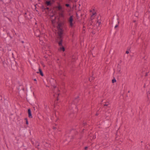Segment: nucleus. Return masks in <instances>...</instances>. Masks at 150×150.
<instances>
[{
    "label": "nucleus",
    "mask_w": 150,
    "mask_h": 150,
    "mask_svg": "<svg viewBox=\"0 0 150 150\" xmlns=\"http://www.w3.org/2000/svg\"><path fill=\"white\" fill-rule=\"evenodd\" d=\"M11 31L12 32H14V30H11Z\"/></svg>",
    "instance_id": "nucleus-31"
},
{
    "label": "nucleus",
    "mask_w": 150,
    "mask_h": 150,
    "mask_svg": "<svg viewBox=\"0 0 150 150\" xmlns=\"http://www.w3.org/2000/svg\"><path fill=\"white\" fill-rule=\"evenodd\" d=\"M86 122H83V124L84 126H85V125H86Z\"/></svg>",
    "instance_id": "nucleus-26"
},
{
    "label": "nucleus",
    "mask_w": 150,
    "mask_h": 150,
    "mask_svg": "<svg viewBox=\"0 0 150 150\" xmlns=\"http://www.w3.org/2000/svg\"><path fill=\"white\" fill-rule=\"evenodd\" d=\"M56 8L58 9V11L61 12H64V11L62 9V7L60 6V4H59L58 6H56Z\"/></svg>",
    "instance_id": "nucleus-6"
},
{
    "label": "nucleus",
    "mask_w": 150,
    "mask_h": 150,
    "mask_svg": "<svg viewBox=\"0 0 150 150\" xmlns=\"http://www.w3.org/2000/svg\"><path fill=\"white\" fill-rule=\"evenodd\" d=\"M46 4L47 6H51L52 4V3L50 1H47L46 2Z\"/></svg>",
    "instance_id": "nucleus-10"
},
{
    "label": "nucleus",
    "mask_w": 150,
    "mask_h": 150,
    "mask_svg": "<svg viewBox=\"0 0 150 150\" xmlns=\"http://www.w3.org/2000/svg\"><path fill=\"white\" fill-rule=\"evenodd\" d=\"M33 108H34V110H35V107H34Z\"/></svg>",
    "instance_id": "nucleus-39"
},
{
    "label": "nucleus",
    "mask_w": 150,
    "mask_h": 150,
    "mask_svg": "<svg viewBox=\"0 0 150 150\" xmlns=\"http://www.w3.org/2000/svg\"><path fill=\"white\" fill-rule=\"evenodd\" d=\"M58 35L60 38H61L62 37V35L63 34V29H58Z\"/></svg>",
    "instance_id": "nucleus-2"
},
{
    "label": "nucleus",
    "mask_w": 150,
    "mask_h": 150,
    "mask_svg": "<svg viewBox=\"0 0 150 150\" xmlns=\"http://www.w3.org/2000/svg\"><path fill=\"white\" fill-rule=\"evenodd\" d=\"M64 12H61L60 11V13H59V15L60 17L63 18L64 17V15L63 14Z\"/></svg>",
    "instance_id": "nucleus-11"
},
{
    "label": "nucleus",
    "mask_w": 150,
    "mask_h": 150,
    "mask_svg": "<svg viewBox=\"0 0 150 150\" xmlns=\"http://www.w3.org/2000/svg\"><path fill=\"white\" fill-rule=\"evenodd\" d=\"M79 96L75 98L73 101V103L74 104H76L78 103L79 101Z\"/></svg>",
    "instance_id": "nucleus-5"
},
{
    "label": "nucleus",
    "mask_w": 150,
    "mask_h": 150,
    "mask_svg": "<svg viewBox=\"0 0 150 150\" xmlns=\"http://www.w3.org/2000/svg\"><path fill=\"white\" fill-rule=\"evenodd\" d=\"M62 26V23H59L58 25L57 26V28H58V29H62V28H61Z\"/></svg>",
    "instance_id": "nucleus-12"
},
{
    "label": "nucleus",
    "mask_w": 150,
    "mask_h": 150,
    "mask_svg": "<svg viewBox=\"0 0 150 150\" xmlns=\"http://www.w3.org/2000/svg\"><path fill=\"white\" fill-rule=\"evenodd\" d=\"M97 23H98V26H100L101 23L100 21H97Z\"/></svg>",
    "instance_id": "nucleus-19"
},
{
    "label": "nucleus",
    "mask_w": 150,
    "mask_h": 150,
    "mask_svg": "<svg viewBox=\"0 0 150 150\" xmlns=\"http://www.w3.org/2000/svg\"><path fill=\"white\" fill-rule=\"evenodd\" d=\"M108 104H105L104 105V106H108Z\"/></svg>",
    "instance_id": "nucleus-27"
},
{
    "label": "nucleus",
    "mask_w": 150,
    "mask_h": 150,
    "mask_svg": "<svg viewBox=\"0 0 150 150\" xmlns=\"http://www.w3.org/2000/svg\"><path fill=\"white\" fill-rule=\"evenodd\" d=\"M129 52L128 51H126V53L127 54H128L129 53Z\"/></svg>",
    "instance_id": "nucleus-25"
},
{
    "label": "nucleus",
    "mask_w": 150,
    "mask_h": 150,
    "mask_svg": "<svg viewBox=\"0 0 150 150\" xmlns=\"http://www.w3.org/2000/svg\"><path fill=\"white\" fill-rule=\"evenodd\" d=\"M148 11L150 13V8H149L148 9Z\"/></svg>",
    "instance_id": "nucleus-29"
},
{
    "label": "nucleus",
    "mask_w": 150,
    "mask_h": 150,
    "mask_svg": "<svg viewBox=\"0 0 150 150\" xmlns=\"http://www.w3.org/2000/svg\"><path fill=\"white\" fill-rule=\"evenodd\" d=\"M40 146V143L38 142H36L35 144V146L36 148H37L38 149L40 148L39 146Z\"/></svg>",
    "instance_id": "nucleus-8"
},
{
    "label": "nucleus",
    "mask_w": 150,
    "mask_h": 150,
    "mask_svg": "<svg viewBox=\"0 0 150 150\" xmlns=\"http://www.w3.org/2000/svg\"><path fill=\"white\" fill-rule=\"evenodd\" d=\"M73 16H71L69 17L68 20V21L69 23L70 26L71 27H72L73 25Z\"/></svg>",
    "instance_id": "nucleus-1"
},
{
    "label": "nucleus",
    "mask_w": 150,
    "mask_h": 150,
    "mask_svg": "<svg viewBox=\"0 0 150 150\" xmlns=\"http://www.w3.org/2000/svg\"><path fill=\"white\" fill-rule=\"evenodd\" d=\"M136 21L135 20H134L133 21V22L134 23H135L136 22Z\"/></svg>",
    "instance_id": "nucleus-36"
},
{
    "label": "nucleus",
    "mask_w": 150,
    "mask_h": 150,
    "mask_svg": "<svg viewBox=\"0 0 150 150\" xmlns=\"http://www.w3.org/2000/svg\"><path fill=\"white\" fill-rule=\"evenodd\" d=\"M9 36L11 38V39L12 38L11 36L10 35Z\"/></svg>",
    "instance_id": "nucleus-37"
},
{
    "label": "nucleus",
    "mask_w": 150,
    "mask_h": 150,
    "mask_svg": "<svg viewBox=\"0 0 150 150\" xmlns=\"http://www.w3.org/2000/svg\"><path fill=\"white\" fill-rule=\"evenodd\" d=\"M33 80L35 81H36V79H33Z\"/></svg>",
    "instance_id": "nucleus-33"
},
{
    "label": "nucleus",
    "mask_w": 150,
    "mask_h": 150,
    "mask_svg": "<svg viewBox=\"0 0 150 150\" xmlns=\"http://www.w3.org/2000/svg\"><path fill=\"white\" fill-rule=\"evenodd\" d=\"M94 13H93V15H92V16H91V17H92V16L93 15H94Z\"/></svg>",
    "instance_id": "nucleus-40"
},
{
    "label": "nucleus",
    "mask_w": 150,
    "mask_h": 150,
    "mask_svg": "<svg viewBox=\"0 0 150 150\" xmlns=\"http://www.w3.org/2000/svg\"><path fill=\"white\" fill-rule=\"evenodd\" d=\"M41 8L43 10H45V7L44 6H42L41 7Z\"/></svg>",
    "instance_id": "nucleus-18"
},
{
    "label": "nucleus",
    "mask_w": 150,
    "mask_h": 150,
    "mask_svg": "<svg viewBox=\"0 0 150 150\" xmlns=\"http://www.w3.org/2000/svg\"><path fill=\"white\" fill-rule=\"evenodd\" d=\"M62 46V47H60V50H62L63 51H64L65 50L64 47H63Z\"/></svg>",
    "instance_id": "nucleus-14"
},
{
    "label": "nucleus",
    "mask_w": 150,
    "mask_h": 150,
    "mask_svg": "<svg viewBox=\"0 0 150 150\" xmlns=\"http://www.w3.org/2000/svg\"><path fill=\"white\" fill-rule=\"evenodd\" d=\"M112 83H114L116 82V80L115 78H114L112 81Z\"/></svg>",
    "instance_id": "nucleus-16"
},
{
    "label": "nucleus",
    "mask_w": 150,
    "mask_h": 150,
    "mask_svg": "<svg viewBox=\"0 0 150 150\" xmlns=\"http://www.w3.org/2000/svg\"><path fill=\"white\" fill-rule=\"evenodd\" d=\"M49 9V8L48 7H47V6L45 7V10H48Z\"/></svg>",
    "instance_id": "nucleus-23"
},
{
    "label": "nucleus",
    "mask_w": 150,
    "mask_h": 150,
    "mask_svg": "<svg viewBox=\"0 0 150 150\" xmlns=\"http://www.w3.org/2000/svg\"><path fill=\"white\" fill-rule=\"evenodd\" d=\"M149 8H150V6L149 7Z\"/></svg>",
    "instance_id": "nucleus-42"
},
{
    "label": "nucleus",
    "mask_w": 150,
    "mask_h": 150,
    "mask_svg": "<svg viewBox=\"0 0 150 150\" xmlns=\"http://www.w3.org/2000/svg\"><path fill=\"white\" fill-rule=\"evenodd\" d=\"M28 117L30 118H31L33 117L32 116L31 112V109L30 108H29L28 110Z\"/></svg>",
    "instance_id": "nucleus-7"
},
{
    "label": "nucleus",
    "mask_w": 150,
    "mask_h": 150,
    "mask_svg": "<svg viewBox=\"0 0 150 150\" xmlns=\"http://www.w3.org/2000/svg\"><path fill=\"white\" fill-rule=\"evenodd\" d=\"M120 70H118V72H119V73H120Z\"/></svg>",
    "instance_id": "nucleus-32"
},
{
    "label": "nucleus",
    "mask_w": 150,
    "mask_h": 150,
    "mask_svg": "<svg viewBox=\"0 0 150 150\" xmlns=\"http://www.w3.org/2000/svg\"><path fill=\"white\" fill-rule=\"evenodd\" d=\"M88 148V147L87 146H86L84 148V149L86 150Z\"/></svg>",
    "instance_id": "nucleus-24"
},
{
    "label": "nucleus",
    "mask_w": 150,
    "mask_h": 150,
    "mask_svg": "<svg viewBox=\"0 0 150 150\" xmlns=\"http://www.w3.org/2000/svg\"><path fill=\"white\" fill-rule=\"evenodd\" d=\"M21 42L22 43H24V41H21Z\"/></svg>",
    "instance_id": "nucleus-35"
},
{
    "label": "nucleus",
    "mask_w": 150,
    "mask_h": 150,
    "mask_svg": "<svg viewBox=\"0 0 150 150\" xmlns=\"http://www.w3.org/2000/svg\"><path fill=\"white\" fill-rule=\"evenodd\" d=\"M1 62L3 65V66L4 68H6L8 67V64L6 61L4 59H1Z\"/></svg>",
    "instance_id": "nucleus-3"
},
{
    "label": "nucleus",
    "mask_w": 150,
    "mask_h": 150,
    "mask_svg": "<svg viewBox=\"0 0 150 150\" xmlns=\"http://www.w3.org/2000/svg\"><path fill=\"white\" fill-rule=\"evenodd\" d=\"M98 113H96V116H98Z\"/></svg>",
    "instance_id": "nucleus-34"
},
{
    "label": "nucleus",
    "mask_w": 150,
    "mask_h": 150,
    "mask_svg": "<svg viewBox=\"0 0 150 150\" xmlns=\"http://www.w3.org/2000/svg\"><path fill=\"white\" fill-rule=\"evenodd\" d=\"M65 5L67 7H70V5L69 4H66Z\"/></svg>",
    "instance_id": "nucleus-20"
},
{
    "label": "nucleus",
    "mask_w": 150,
    "mask_h": 150,
    "mask_svg": "<svg viewBox=\"0 0 150 150\" xmlns=\"http://www.w3.org/2000/svg\"><path fill=\"white\" fill-rule=\"evenodd\" d=\"M144 88L145 87V84H144Z\"/></svg>",
    "instance_id": "nucleus-38"
},
{
    "label": "nucleus",
    "mask_w": 150,
    "mask_h": 150,
    "mask_svg": "<svg viewBox=\"0 0 150 150\" xmlns=\"http://www.w3.org/2000/svg\"><path fill=\"white\" fill-rule=\"evenodd\" d=\"M1 1H2V0H1Z\"/></svg>",
    "instance_id": "nucleus-43"
},
{
    "label": "nucleus",
    "mask_w": 150,
    "mask_h": 150,
    "mask_svg": "<svg viewBox=\"0 0 150 150\" xmlns=\"http://www.w3.org/2000/svg\"><path fill=\"white\" fill-rule=\"evenodd\" d=\"M53 128L54 129H56L57 128L56 127H53Z\"/></svg>",
    "instance_id": "nucleus-28"
},
{
    "label": "nucleus",
    "mask_w": 150,
    "mask_h": 150,
    "mask_svg": "<svg viewBox=\"0 0 150 150\" xmlns=\"http://www.w3.org/2000/svg\"><path fill=\"white\" fill-rule=\"evenodd\" d=\"M25 120H26V125H28V119L27 118H25Z\"/></svg>",
    "instance_id": "nucleus-17"
},
{
    "label": "nucleus",
    "mask_w": 150,
    "mask_h": 150,
    "mask_svg": "<svg viewBox=\"0 0 150 150\" xmlns=\"http://www.w3.org/2000/svg\"><path fill=\"white\" fill-rule=\"evenodd\" d=\"M148 100H147V104L149 105L150 103V91H149L147 93Z\"/></svg>",
    "instance_id": "nucleus-4"
},
{
    "label": "nucleus",
    "mask_w": 150,
    "mask_h": 150,
    "mask_svg": "<svg viewBox=\"0 0 150 150\" xmlns=\"http://www.w3.org/2000/svg\"><path fill=\"white\" fill-rule=\"evenodd\" d=\"M76 15L77 17H78V14L77 13H76Z\"/></svg>",
    "instance_id": "nucleus-30"
},
{
    "label": "nucleus",
    "mask_w": 150,
    "mask_h": 150,
    "mask_svg": "<svg viewBox=\"0 0 150 150\" xmlns=\"http://www.w3.org/2000/svg\"><path fill=\"white\" fill-rule=\"evenodd\" d=\"M62 40L61 39L60 40V41L58 42V44L60 46H62Z\"/></svg>",
    "instance_id": "nucleus-13"
},
{
    "label": "nucleus",
    "mask_w": 150,
    "mask_h": 150,
    "mask_svg": "<svg viewBox=\"0 0 150 150\" xmlns=\"http://www.w3.org/2000/svg\"><path fill=\"white\" fill-rule=\"evenodd\" d=\"M50 1L52 3V4H53L55 2V0H52L51 1Z\"/></svg>",
    "instance_id": "nucleus-21"
},
{
    "label": "nucleus",
    "mask_w": 150,
    "mask_h": 150,
    "mask_svg": "<svg viewBox=\"0 0 150 150\" xmlns=\"http://www.w3.org/2000/svg\"><path fill=\"white\" fill-rule=\"evenodd\" d=\"M117 22H118V24L116 25L115 26V28H117L118 26V25L119 24L120 22H119V21L118 20V18L117 19Z\"/></svg>",
    "instance_id": "nucleus-15"
},
{
    "label": "nucleus",
    "mask_w": 150,
    "mask_h": 150,
    "mask_svg": "<svg viewBox=\"0 0 150 150\" xmlns=\"http://www.w3.org/2000/svg\"><path fill=\"white\" fill-rule=\"evenodd\" d=\"M39 72H37V73H40V75L42 76H43L44 75L43 74L42 71V70L40 68H39Z\"/></svg>",
    "instance_id": "nucleus-9"
},
{
    "label": "nucleus",
    "mask_w": 150,
    "mask_h": 150,
    "mask_svg": "<svg viewBox=\"0 0 150 150\" xmlns=\"http://www.w3.org/2000/svg\"><path fill=\"white\" fill-rule=\"evenodd\" d=\"M149 72H146L145 74V76H146L148 75Z\"/></svg>",
    "instance_id": "nucleus-22"
},
{
    "label": "nucleus",
    "mask_w": 150,
    "mask_h": 150,
    "mask_svg": "<svg viewBox=\"0 0 150 150\" xmlns=\"http://www.w3.org/2000/svg\"><path fill=\"white\" fill-rule=\"evenodd\" d=\"M25 15L26 14V13H25Z\"/></svg>",
    "instance_id": "nucleus-41"
}]
</instances>
